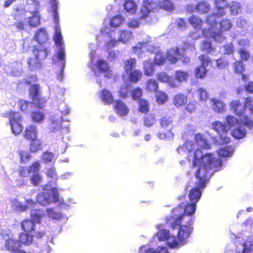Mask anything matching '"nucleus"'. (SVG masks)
Wrapping results in <instances>:
<instances>
[{
    "label": "nucleus",
    "instance_id": "9d476101",
    "mask_svg": "<svg viewBox=\"0 0 253 253\" xmlns=\"http://www.w3.org/2000/svg\"><path fill=\"white\" fill-rule=\"evenodd\" d=\"M218 32H214L210 37L215 41H220L223 38L222 33L229 31L232 27V24L230 19L227 18L222 19L218 23Z\"/></svg>",
    "mask_w": 253,
    "mask_h": 253
},
{
    "label": "nucleus",
    "instance_id": "2f4dec72",
    "mask_svg": "<svg viewBox=\"0 0 253 253\" xmlns=\"http://www.w3.org/2000/svg\"><path fill=\"white\" fill-rule=\"evenodd\" d=\"M188 22L191 26L196 30H200L202 28L203 21L198 16L192 15L188 18Z\"/></svg>",
    "mask_w": 253,
    "mask_h": 253
},
{
    "label": "nucleus",
    "instance_id": "bb28decb",
    "mask_svg": "<svg viewBox=\"0 0 253 253\" xmlns=\"http://www.w3.org/2000/svg\"><path fill=\"white\" fill-rule=\"evenodd\" d=\"M211 10V5L206 1H200L196 4V12L202 14L208 13Z\"/></svg>",
    "mask_w": 253,
    "mask_h": 253
},
{
    "label": "nucleus",
    "instance_id": "09e8293b",
    "mask_svg": "<svg viewBox=\"0 0 253 253\" xmlns=\"http://www.w3.org/2000/svg\"><path fill=\"white\" fill-rule=\"evenodd\" d=\"M124 8L127 12L134 13L137 8V5L132 0H126L124 3Z\"/></svg>",
    "mask_w": 253,
    "mask_h": 253
},
{
    "label": "nucleus",
    "instance_id": "39448f33",
    "mask_svg": "<svg viewBox=\"0 0 253 253\" xmlns=\"http://www.w3.org/2000/svg\"><path fill=\"white\" fill-rule=\"evenodd\" d=\"M214 4L216 9V13H212L206 18V23L210 26V29L216 28L217 23L216 18H221L225 15L228 3L226 0H214Z\"/></svg>",
    "mask_w": 253,
    "mask_h": 253
},
{
    "label": "nucleus",
    "instance_id": "0eeeda50",
    "mask_svg": "<svg viewBox=\"0 0 253 253\" xmlns=\"http://www.w3.org/2000/svg\"><path fill=\"white\" fill-rule=\"evenodd\" d=\"M184 216L183 206L180 204L172 209L170 214L165 217L166 224L169 225L172 229H175L181 224Z\"/></svg>",
    "mask_w": 253,
    "mask_h": 253
},
{
    "label": "nucleus",
    "instance_id": "e2e57ef3",
    "mask_svg": "<svg viewBox=\"0 0 253 253\" xmlns=\"http://www.w3.org/2000/svg\"><path fill=\"white\" fill-rule=\"evenodd\" d=\"M160 6L167 11H172L174 9L173 4L170 0H161Z\"/></svg>",
    "mask_w": 253,
    "mask_h": 253
},
{
    "label": "nucleus",
    "instance_id": "aec40b11",
    "mask_svg": "<svg viewBox=\"0 0 253 253\" xmlns=\"http://www.w3.org/2000/svg\"><path fill=\"white\" fill-rule=\"evenodd\" d=\"M203 188H199L196 186V187L192 188L189 192L188 198L191 203H194L196 205L199 202L201 195L202 191L201 189Z\"/></svg>",
    "mask_w": 253,
    "mask_h": 253
},
{
    "label": "nucleus",
    "instance_id": "b1692460",
    "mask_svg": "<svg viewBox=\"0 0 253 253\" xmlns=\"http://www.w3.org/2000/svg\"><path fill=\"white\" fill-rule=\"evenodd\" d=\"M172 101L173 104L177 108L183 107L187 102V96L182 93H178L173 96Z\"/></svg>",
    "mask_w": 253,
    "mask_h": 253
},
{
    "label": "nucleus",
    "instance_id": "a211bd4d",
    "mask_svg": "<svg viewBox=\"0 0 253 253\" xmlns=\"http://www.w3.org/2000/svg\"><path fill=\"white\" fill-rule=\"evenodd\" d=\"M180 55V49L177 46L171 47L167 51V57L171 64L176 63L179 60Z\"/></svg>",
    "mask_w": 253,
    "mask_h": 253
},
{
    "label": "nucleus",
    "instance_id": "3c124183",
    "mask_svg": "<svg viewBox=\"0 0 253 253\" xmlns=\"http://www.w3.org/2000/svg\"><path fill=\"white\" fill-rule=\"evenodd\" d=\"M197 95L200 101H206L209 98V93L207 90L203 87L199 88L197 91Z\"/></svg>",
    "mask_w": 253,
    "mask_h": 253
},
{
    "label": "nucleus",
    "instance_id": "69168bd1",
    "mask_svg": "<svg viewBox=\"0 0 253 253\" xmlns=\"http://www.w3.org/2000/svg\"><path fill=\"white\" fill-rule=\"evenodd\" d=\"M48 217L58 220L63 218V215L61 212L56 211L53 209H48Z\"/></svg>",
    "mask_w": 253,
    "mask_h": 253
},
{
    "label": "nucleus",
    "instance_id": "5fc2aeb1",
    "mask_svg": "<svg viewBox=\"0 0 253 253\" xmlns=\"http://www.w3.org/2000/svg\"><path fill=\"white\" fill-rule=\"evenodd\" d=\"M232 133L233 136L235 138H237V139H240V138L244 137L245 136L246 131V130L244 128H243L241 126H239V127H237L236 128H234L232 130Z\"/></svg>",
    "mask_w": 253,
    "mask_h": 253
},
{
    "label": "nucleus",
    "instance_id": "603ef678",
    "mask_svg": "<svg viewBox=\"0 0 253 253\" xmlns=\"http://www.w3.org/2000/svg\"><path fill=\"white\" fill-rule=\"evenodd\" d=\"M149 104L147 100L140 99L138 101V110L139 112L146 113L149 111Z\"/></svg>",
    "mask_w": 253,
    "mask_h": 253
},
{
    "label": "nucleus",
    "instance_id": "4c0bfd02",
    "mask_svg": "<svg viewBox=\"0 0 253 253\" xmlns=\"http://www.w3.org/2000/svg\"><path fill=\"white\" fill-rule=\"evenodd\" d=\"M17 153L19 156L20 162L21 164L28 163L32 157L29 152L27 150L20 149L18 150Z\"/></svg>",
    "mask_w": 253,
    "mask_h": 253
},
{
    "label": "nucleus",
    "instance_id": "2eb2a0df",
    "mask_svg": "<svg viewBox=\"0 0 253 253\" xmlns=\"http://www.w3.org/2000/svg\"><path fill=\"white\" fill-rule=\"evenodd\" d=\"M114 110L115 113L121 117L126 116L129 113V109L126 104L121 100L114 101Z\"/></svg>",
    "mask_w": 253,
    "mask_h": 253
},
{
    "label": "nucleus",
    "instance_id": "c9c22d12",
    "mask_svg": "<svg viewBox=\"0 0 253 253\" xmlns=\"http://www.w3.org/2000/svg\"><path fill=\"white\" fill-rule=\"evenodd\" d=\"M143 125L145 126L150 127L157 122L155 116L152 114H148L143 117Z\"/></svg>",
    "mask_w": 253,
    "mask_h": 253
},
{
    "label": "nucleus",
    "instance_id": "cd10ccee",
    "mask_svg": "<svg viewBox=\"0 0 253 253\" xmlns=\"http://www.w3.org/2000/svg\"><path fill=\"white\" fill-rule=\"evenodd\" d=\"M136 59L135 58H129L124 61L123 68L126 74L135 69Z\"/></svg>",
    "mask_w": 253,
    "mask_h": 253
},
{
    "label": "nucleus",
    "instance_id": "680f3d73",
    "mask_svg": "<svg viewBox=\"0 0 253 253\" xmlns=\"http://www.w3.org/2000/svg\"><path fill=\"white\" fill-rule=\"evenodd\" d=\"M198 58L201 61L200 65L205 67V68H206L208 65L212 64L211 59L207 55L204 54L200 55Z\"/></svg>",
    "mask_w": 253,
    "mask_h": 253
},
{
    "label": "nucleus",
    "instance_id": "864d4df0",
    "mask_svg": "<svg viewBox=\"0 0 253 253\" xmlns=\"http://www.w3.org/2000/svg\"><path fill=\"white\" fill-rule=\"evenodd\" d=\"M124 18L121 15L113 16L110 21V25L112 27H117L122 25L124 22Z\"/></svg>",
    "mask_w": 253,
    "mask_h": 253
},
{
    "label": "nucleus",
    "instance_id": "f257e3e1",
    "mask_svg": "<svg viewBox=\"0 0 253 253\" xmlns=\"http://www.w3.org/2000/svg\"><path fill=\"white\" fill-rule=\"evenodd\" d=\"M222 166V162L216 159L211 153L203 154L199 149H196L193 154V167H198L195 176L198 179L196 184L199 188H204L211 178L214 169L217 170Z\"/></svg>",
    "mask_w": 253,
    "mask_h": 253
},
{
    "label": "nucleus",
    "instance_id": "7ed1b4c3",
    "mask_svg": "<svg viewBox=\"0 0 253 253\" xmlns=\"http://www.w3.org/2000/svg\"><path fill=\"white\" fill-rule=\"evenodd\" d=\"M29 94L32 100L31 102L22 99L18 101L20 110L23 112L27 111L29 106L31 104H33L35 108L39 109H42L45 106L46 100L41 95L39 84H35L31 85L29 89Z\"/></svg>",
    "mask_w": 253,
    "mask_h": 253
},
{
    "label": "nucleus",
    "instance_id": "e433bc0d",
    "mask_svg": "<svg viewBox=\"0 0 253 253\" xmlns=\"http://www.w3.org/2000/svg\"><path fill=\"white\" fill-rule=\"evenodd\" d=\"M230 9V14L232 15H236L241 12V4L237 1H231L228 3V6Z\"/></svg>",
    "mask_w": 253,
    "mask_h": 253
},
{
    "label": "nucleus",
    "instance_id": "338daca9",
    "mask_svg": "<svg viewBox=\"0 0 253 253\" xmlns=\"http://www.w3.org/2000/svg\"><path fill=\"white\" fill-rule=\"evenodd\" d=\"M226 121L227 124L230 126H235L238 124H239L241 122L240 120H238L237 118L234 117V116L231 115H228L226 117Z\"/></svg>",
    "mask_w": 253,
    "mask_h": 253
},
{
    "label": "nucleus",
    "instance_id": "4be33fe9",
    "mask_svg": "<svg viewBox=\"0 0 253 253\" xmlns=\"http://www.w3.org/2000/svg\"><path fill=\"white\" fill-rule=\"evenodd\" d=\"M100 97L105 105H110L114 102L112 94L106 89H103L100 91Z\"/></svg>",
    "mask_w": 253,
    "mask_h": 253
},
{
    "label": "nucleus",
    "instance_id": "1a4fd4ad",
    "mask_svg": "<svg viewBox=\"0 0 253 253\" xmlns=\"http://www.w3.org/2000/svg\"><path fill=\"white\" fill-rule=\"evenodd\" d=\"M26 11L22 8H17L15 9L12 16L16 22L13 24L14 26L19 31L25 29L26 25Z\"/></svg>",
    "mask_w": 253,
    "mask_h": 253
},
{
    "label": "nucleus",
    "instance_id": "5701e85b",
    "mask_svg": "<svg viewBox=\"0 0 253 253\" xmlns=\"http://www.w3.org/2000/svg\"><path fill=\"white\" fill-rule=\"evenodd\" d=\"M37 131L36 127L34 125L27 126L24 131L23 136L28 141L37 138Z\"/></svg>",
    "mask_w": 253,
    "mask_h": 253
},
{
    "label": "nucleus",
    "instance_id": "423d86ee",
    "mask_svg": "<svg viewBox=\"0 0 253 253\" xmlns=\"http://www.w3.org/2000/svg\"><path fill=\"white\" fill-rule=\"evenodd\" d=\"M230 109L240 118L242 124L249 127H253V121L245 115V108L239 100H232L229 104Z\"/></svg>",
    "mask_w": 253,
    "mask_h": 253
},
{
    "label": "nucleus",
    "instance_id": "f704fd0d",
    "mask_svg": "<svg viewBox=\"0 0 253 253\" xmlns=\"http://www.w3.org/2000/svg\"><path fill=\"white\" fill-rule=\"evenodd\" d=\"M33 240V235L29 233H21L19 236L18 242L25 245L30 244Z\"/></svg>",
    "mask_w": 253,
    "mask_h": 253
},
{
    "label": "nucleus",
    "instance_id": "8fccbe9b",
    "mask_svg": "<svg viewBox=\"0 0 253 253\" xmlns=\"http://www.w3.org/2000/svg\"><path fill=\"white\" fill-rule=\"evenodd\" d=\"M196 209V205L194 203H188L183 208V213L184 215H193Z\"/></svg>",
    "mask_w": 253,
    "mask_h": 253
},
{
    "label": "nucleus",
    "instance_id": "f3484780",
    "mask_svg": "<svg viewBox=\"0 0 253 253\" xmlns=\"http://www.w3.org/2000/svg\"><path fill=\"white\" fill-rule=\"evenodd\" d=\"M211 107L215 113H222L226 110V104L220 99L212 98L210 99Z\"/></svg>",
    "mask_w": 253,
    "mask_h": 253
},
{
    "label": "nucleus",
    "instance_id": "49530a36",
    "mask_svg": "<svg viewBox=\"0 0 253 253\" xmlns=\"http://www.w3.org/2000/svg\"><path fill=\"white\" fill-rule=\"evenodd\" d=\"M167 59V55H165L158 52L154 57V62L156 65L161 66L166 63Z\"/></svg>",
    "mask_w": 253,
    "mask_h": 253
},
{
    "label": "nucleus",
    "instance_id": "f03ea898",
    "mask_svg": "<svg viewBox=\"0 0 253 253\" xmlns=\"http://www.w3.org/2000/svg\"><path fill=\"white\" fill-rule=\"evenodd\" d=\"M51 11L53 21L51 26L55 31L52 40L56 46L58 47V49L52 56L51 60L54 64H57L58 62L61 63V70L57 75L58 79L61 81L63 80V71L65 66V50L59 26V14L57 11V1L55 0H51Z\"/></svg>",
    "mask_w": 253,
    "mask_h": 253
},
{
    "label": "nucleus",
    "instance_id": "a19ab883",
    "mask_svg": "<svg viewBox=\"0 0 253 253\" xmlns=\"http://www.w3.org/2000/svg\"><path fill=\"white\" fill-rule=\"evenodd\" d=\"M29 141L30 142L29 148L31 152L36 153L42 149V143L37 138Z\"/></svg>",
    "mask_w": 253,
    "mask_h": 253
},
{
    "label": "nucleus",
    "instance_id": "c756f323",
    "mask_svg": "<svg viewBox=\"0 0 253 253\" xmlns=\"http://www.w3.org/2000/svg\"><path fill=\"white\" fill-rule=\"evenodd\" d=\"M22 229L25 232L32 234L35 231V223L30 219H26L21 222Z\"/></svg>",
    "mask_w": 253,
    "mask_h": 253
},
{
    "label": "nucleus",
    "instance_id": "0e129e2a",
    "mask_svg": "<svg viewBox=\"0 0 253 253\" xmlns=\"http://www.w3.org/2000/svg\"><path fill=\"white\" fill-rule=\"evenodd\" d=\"M48 177L51 179L50 181H48V183H56L57 181L58 178V175L54 168L52 167L48 169Z\"/></svg>",
    "mask_w": 253,
    "mask_h": 253
},
{
    "label": "nucleus",
    "instance_id": "4d7b16f0",
    "mask_svg": "<svg viewBox=\"0 0 253 253\" xmlns=\"http://www.w3.org/2000/svg\"><path fill=\"white\" fill-rule=\"evenodd\" d=\"M157 236L160 241H165L169 238L170 233L168 229H161L158 232Z\"/></svg>",
    "mask_w": 253,
    "mask_h": 253
},
{
    "label": "nucleus",
    "instance_id": "774afa93",
    "mask_svg": "<svg viewBox=\"0 0 253 253\" xmlns=\"http://www.w3.org/2000/svg\"><path fill=\"white\" fill-rule=\"evenodd\" d=\"M30 180L32 184L36 186L41 183L42 178L39 173H36L30 177Z\"/></svg>",
    "mask_w": 253,
    "mask_h": 253
},
{
    "label": "nucleus",
    "instance_id": "473e14b6",
    "mask_svg": "<svg viewBox=\"0 0 253 253\" xmlns=\"http://www.w3.org/2000/svg\"><path fill=\"white\" fill-rule=\"evenodd\" d=\"M159 124L162 128H168L172 125L173 118L171 116L165 115L159 119Z\"/></svg>",
    "mask_w": 253,
    "mask_h": 253
},
{
    "label": "nucleus",
    "instance_id": "412c9836",
    "mask_svg": "<svg viewBox=\"0 0 253 253\" xmlns=\"http://www.w3.org/2000/svg\"><path fill=\"white\" fill-rule=\"evenodd\" d=\"M127 81L130 83L136 84L141 80L143 74L139 69H134L126 74Z\"/></svg>",
    "mask_w": 253,
    "mask_h": 253
},
{
    "label": "nucleus",
    "instance_id": "de8ad7c7",
    "mask_svg": "<svg viewBox=\"0 0 253 253\" xmlns=\"http://www.w3.org/2000/svg\"><path fill=\"white\" fill-rule=\"evenodd\" d=\"M201 49L203 51L211 53L215 50V48L212 46L211 41L205 40L202 42Z\"/></svg>",
    "mask_w": 253,
    "mask_h": 253
},
{
    "label": "nucleus",
    "instance_id": "6ab92c4d",
    "mask_svg": "<svg viewBox=\"0 0 253 253\" xmlns=\"http://www.w3.org/2000/svg\"><path fill=\"white\" fill-rule=\"evenodd\" d=\"M157 80L162 83H169V85L172 87H176L177 84L175 83L173 79L165 72H161L156 75Z\"/></svg>",
    "mask_w": 253,
    "mask_h": 253
},
{
    "label": "nucleus",
    "instance_id": "c85d7f7f",
    "mask_svg": "<svg viewBox=\"0 0 253 253\" xmlns=\"http://www.w3.org/2000/svg\"><path fill=\"white\" fill-rule=\"evenodd\" d=\"M32 16L28 18L27 22L31 27H36L40 24V16L37 10L31 12Z\"/></svg>",
    "mask_w": 253,
    "mask_h": 253
},
{
    "label": "nucleus",
    "instance_id": "052dcab7",
    "mask_svg": "<svg viewBox=\"0 0 253 253\" xmlns=\"http://www.w3.org/2000/svg\"><path fill=\"white\" fill-rule=\"evenodd\" d=\"M37 201L41 205H46L47 204V194L46 192H42L37 196Z\"/></svg>",
    "mask_w": 253,
    "mask_h": 253
},
{
    "label": "nucleus",
    "instance_id": "ddd939ff",
    "mask_svg": "<svg viewBox=\"0 0 253 253\" xmlns=\"http://www.w3.org/2000/svg\"><path fill=\"white\" fill-rule=\"evenodd\" d=\"M232 67L233 72L236 75L241 76L243 81L247 82L248 81L249 76L244 73L246 69L245 65L242 61H235L233 62Z\"/></svg>",
    "mask_w": 253,
    "mask_h": 253
},
{
    "label": "nucleus",
    "instance_id": "ea45409f",
    "mask_svg": "<svg viewBox=\"0 0 253 253\" xmlns=\"http://www.w3.org/2000/svg\"><path fill=\"white\" fill-rule=\"evenodd\" d=\"M44 216L43 211L40 210H32L30 212V217L32 220L37 223H40L41 219Z\"/></svg>",
    "mask_w": 253,
    "mask_h": 253
},
{
    "label": "nucleus",
    "instance_id": "58836bf2",
    "mask_svg": "<svg viewBox=\"0 0 253 253\" xmlns=\"http://www.w3.org/2000/svg\"><path fill=\"white\" fill-rule=\"evenodd\" d=\"M174 78L178 82L182 83L188 80L189 75L187 71L178 70L175 71Z\"/></svg>",
    "mask_w": 253,
    "mask_h": 253
},
{
    "label": "nucleus",
    "instance_id": "37998d69",
    "mask_svg": "<svg viewBox=\"0 0 253 253\" xmlns=\"http://www.w3.org/2000/svg\"><path fill=\"white\" fill-rule=\"evenodd\" d=\"M4 245L7 250L13 252L18 248L19 242L18 240L10 238L6 240Z\"/></svg>",
    "mask_w": 253,
    "mask_h": 253
},
{
    "label": "nucleus",
    "instance_id": "4468645a",
    "mask_svg": "<svg viewBox=\"0 0 253 253\" xmlns=\"http://www.w3.org/2000/svg\"><path fill=\"white\" fill-rule=\"evenodd\" d=\"M194 141L195 144L198 147L197 149H199L201 151V149L209 150L211 148V144L208 142L205 136L202 133H196L195 135Z\"/></svg>",
    "mask_w": 253,
    "mask_h": 253
},
{
    "label": "nucleus",
    "instance_id": "a18cd8bd",
    "mask_svg": "<svg viewBox=\"0 0 253 253\" xmlns=\"http://www.w3.org/2000/svg\"><path fill=\"white\" fill-rule=\"evenodd\" d=\"M132 38L133 35L131 32L124 30L120 32L118 41L125 43Z\"/></svg>",
    "mask_w": 253,
    "mask_h": 253
},
{
    "label": "nucleus",
    "instance_id": "f8f14e48",
    "mask_svg": "<svg viewBox=\"0 0 253 253\" xmlns=\"http://www.w3.org/2000/svg\"><path fill=\"white\" fill-rule=\"evenodd\" d=\"M48 203L56 204L58 207L66 205L63 198L60 197L58 190L56 187L51 188L48 190Z\"/></svg>",
    "mask_w": 253,
    "mask_h": 253
},
{
    "label": "nucleus",
    "instance_id": "6e6552de",
    "mask_svg": "<svg viewBox=\"0 0 253 253\" xmlns=\"http://www.w3.org/2000/svg\"><path fill=\"white\" fill-rule=\"evenodd\" d=\"M4 117L8 119L9 124L11 131L15 135L20 134L23 129L22 125V117L16 111H10L5 113Z\"/></svg>",
    "mask_w": 253,
    "mask_h": 253
},
{
    "label": "nucleus",
    "instance_id": "bf43d9fd",
    "mask_svg": "<svg viewBox=\"0 0 253 253\" xmlns=\"http://www.w3.org/2000/svg\"><path fill=\"white\" fill-rule=\"evenodd\" d=\"M229 65V61L224 57H220L216 60V66L219 69L225 68Z\"/></svg>",
    "mask_w": 253,
    "mask_h": 253
},
{
    "label": "nucleus",
    "instance_id": "13d9d810",
    "mask_svg": "<svg viewBox=\"0 0 253 253\" xmlns=\"http://www.w3.org/2000/svg\"><path fill=\"white\" fill-rule=\"evenodd\" d=\"M195 143L192 140H186L182 146V149L188 152H191L195 149Z\"/></svg>",
    "mask_w": 253,
    "mask_h": 253
},
{
    "label": "nucleus",
    "instance_id": "c03bdc74",
    "mask_svg": "<svg viewBox=\"0 0 253 253\" xmlns=\"http://www.w3.org/2000/svg\"><path fill=\"white\" fill-rule=\"evenodd\" d=\"M208 70L205 67L201 65L198 66L195 69L194 75L197 79H204L206 77Z\"/></svg>",
    "mask_w": 253,
    "mask_h": 253
},
{
    "label": "nucleus",
    "instance_id": "dca6fc26",
    "mask_svg": "<svg viewBox=\"0 0 253 253\" xmlns=\"http://www.w3.org/2000/svg\"><path fill=\"white\" fill-rule=\"evenodd\" d=\"M41 51V50L38 49L34 50V53L35 56L34 57H30L28 58L27 63L30 70L34 71L41 67L42 64L39 57L40 53Z\"/></svg>",
    "mask_w": 253,
    "mask_h": 253
},
{
    "label": "nucleus",
    "instance_id": "6e6d98bb",
    "mask_svg": "<svg viewBox=\"0 0 253 253\" xmlns=\"http://www.w3.org/2000/svg\"><path fill=\"white\" fill-rule=\"evenodd\" d=\"M157 102L160 105L164 104L168 100L167 94L163 91H158L156 93Z\"/></svg>",
    "mask_w": 253,
    "mask_h": 253
},
{
    "label": "nucleus",
    "instance_id": "72a5a7b5",
    "mask_svg": "<svg viewBox=\"0 0 253 253\" xmlns=\"http://www.w3.org/2000/svg\"><path fill=\"white\" fill-rule=\"evenodd\" d=\"M157 81L154 79H148L145 84V90L150 92H156L158 89Z\"/></svg>",
    "mask_w": 253,
    "mask_h": 253
},
{
    "label": "nucleus",
    "instance_id": "a878e982",
    "mask_svg": "<svg viewBox=\"0 0 253 253\" xmlns=\"http://www.w3.org/2000/svg\"><path fill=\"white\" fill-rule=\"evenodd\" d=\"M96 67L100 72L106 73L105 76L107 78L112 76L111 71L110 70V68L105 61L101 59L98 60L96 63Z\"/></svg>",
    "mask_w": 253,
    "mask_h": 253
},
{
    "label": "nucleus",
    "instance_id": "20e7f679",
    "mask_svg": "<svg viewBox=\"0 0 253 253\" xmlns=\"http://www.w3.org/2000/svg\"><path fill=\"white\" fill-rule=\"evenodd\" d=\"M179 225L176 238L173 236V240L168 242V246L170 248H178L183 245L187 241L193 230L190 225Z\"/></svg>",
    "mask_w": 253,
    "mask_h": 253
},
{
    "label": "nucleus",
    "instance_id": "79ce46f5",
    "mask_svg": "<svg viewBox=\"0 0 253 253\" xmlns=\"http://www.w3.org/2000/svg\"><path fill=\"white\" fill-rule=\"evenodd\" d=\"M237 52L240 57L239 61H242L243 62H246L251 58V55L250 51L244 47L238 49Z\"/></svg>",
    "mask_w": 253,
    "mask_h": 253
},
{
    "label": "nucleus",
    "instance_id": "393cba45",
    "mask_svg": "<svg viewBox=\"0 0 253 253\" xmlns=\"http://www.w3.org/2000/svg\"><path fill=\"white\" fill-rule=\"evenodd\" d=\"M155 63L150 59L144 60L143 62V68L145 76H152L155 71Z\"/></svg>",
    "mask_w": 253,
    "mask_h": 253
},
{
    "label": "nucleus",
    "instance_id": "9b49d317",
    "mask_svg": "<svg viewBox=\"0 0 253 253\" xmlns=\"http://www.w3.org/2000/svg\"><path fill=\"white\" fill-rule=\"evenodd\" d=\"M211 126L212 129L218 133L220 139L223 142L228 143L230 141L229 137H223V135L228 131V128L226 124L220 121H215L212 123Z\"/></svg>",
    "mask_w": 253,
    "mask_h": 253
},
{
    "label": "nucleus",
    "instance_id": "7c9ffc66",
    "mask_svg": "<svg viewBox=\"0 0 253 253\" xmlns=\"http://www.w3.org/2000/svg\"><path fill=\"white\" fill-rule=\"evenodd\" d=\"M34 39L40 44L46 42L47 40V35L44 28H41L36 32L34 36Z\"/></svg>",
    "mask_w": 253,
    "mask_h": 253
}]
</instances>
